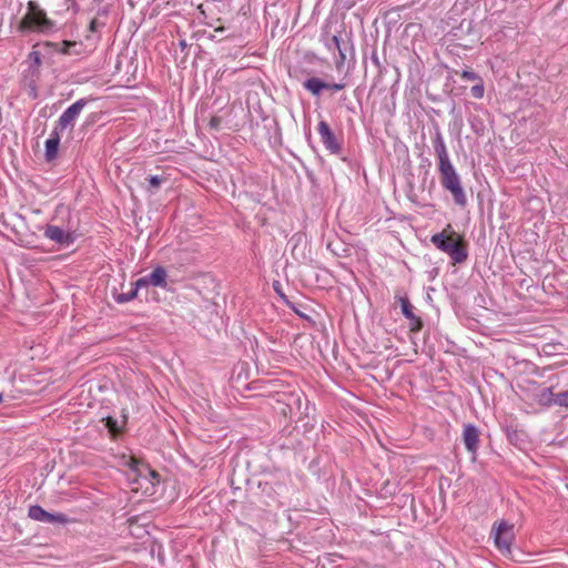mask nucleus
Segmentation results:
<instances>
[{
	"label": "nucleus",
	"instance_id": "obj_1",
	"mask_svg": "<svg viewBox=\"0 0 568 568\" xmlns=\"http://www.w3.org/2000/svg\"><path fill=\"white\" fill-rule=\"evenodd\" d=\"M18 29L20 32L49 33L54 30V22L47 17L37 2L29 1Z\"/></svg>",
	"mask_w": 568,
	"mask_h": 568
},
{
	"label": "nucleus",
	"instance_id": "obj_2",
	"mask_svg": "<svg viewBox=\"0 0 568 568\" xmlns=\"http://www.w3.org/2000/svg\"><path fill=\"white\" fill-rule=\"evenodd\" d=\"M430 242L439 251L446 253L454 264H460L468 257L467 250L460 237L446 235L445 232L436 233L430 237Z\"/></svg>",
	"mask_w": 568,
	"mask_h": 568
},
{
	"label": "nucleus",
	"instance_id": "obj_3",
	"mask_svg": "<svg viewBox=\"0 0 568 568\" xmlns=\"http://www.w3.org/2000/svg\"><path fill=\"white\" fill-rule=\"evenodd\" d=\"M438 171L440 173L442 186L450 192L455 204L462 207L466 206L467 196L463 189L460 176L456 172L453 163L439 165Z\"/></svg>",
	"mask_w": 568,
	"mask_h": 568
},
{
	"label": "nucleus",
	"instance_id": "obj_4",
	"mask_svg": "<svg viewBox=\"0 0 568 568\" xmlns=\"http://www.w3.org/2000/svg\"><path fill=\"white\" fill-rule=\"evenodd\" d=\"M491 535L496 547L503 554L510 552V546L514 540V525L501 520L494 524Z\"/></svg>",
	"mask_w": 568,
	"mask_h": 568
},
{
	"label": "nucleus",
	"instance_id": "obj_5",
	"mask_svg": "<svg viewBox=\"0 0 568 568\" xmlns=\"http://www.w3.org/2000/svg\"><path fill=\"white\" fill-rule=\"evenodd\" d=\"M87 104L85 99H80L75 101L73 104H71L67 110L63 111V113L59 116V120L57 122V129L58 131L62 132L67 129H72L74 126L75 120L82 112L83 108Z\"/></svg>",
	"mask_w": 568,
	"mask_h": 568
},
{
	"label": "nucleus",
	"instance_id": "obj_6",
	"mask_svg": "<svg viewBox=\"0 0 568 568\" xmlns=\"http://www.w3.org/2000/svg\"><path fill=\"white\" fill-rule=\"evenodd\" d=\"M317 132L322 143L332 154H338L342 151V144L338 142L334 132L325 121H321L318 123Z\"/></svg>",
	"mask_w": 568,
	"mask_h": 568
},
{
	"label": "nucleus",
	"instance_id": "obj_7",
	"mask_svg": "<svg viewBox=\"0 0 568 568\" xmlns=\"http://www.w3.org/2000/svg\"><path fill=\"white\" fill-rule=\"evenodd\" d=\"M303 87L305 90H307L308 92H311L313 95L315 97H318L323 90H327V89H331V90H334V91H341L343 90L346 84L345 83H326L324 81H322L321 79L318 78H310L307 80L304 81L303 83Z\"/></svg>",
	"mask_w": 568,
	"mask_h": 568
},
{
	"label": "nucleus",
	"instance_id": "obj_8",
	"mask_svg": "<svg viewBox=\"0 0 568 568\" xmlns=\"http://www.w3.org/2000/svg\"><path fill=\"white\" fill-rule=\"evenodd\" d=\"M463 442L468 453L475 457L479 447V429L473 424L464 425Z\"/></svg>",
	"mask_w": 568,
	"mask_h": 568
},
{
	"label": "nucleus",
	"instance_id": "obj_9",
	"mask_svg": "<svg viewBox=\"0 0 568 568\" xmlns=\"http://www.w3.org/2000/svg\"><path fill=\"white\" fill-rule=\"evenodd\" d=\"M29 517L37 521L42 523H67V517L63 514H50L45 511L42 507L34 505L29 508L28 513Z\"/></svg>",
	"mask_w": 568,
	"mask_h": 568
},
{
	"label": "nucleus",
	"instance_id": "obj_10",
	"mask_svg": "<svg viewBox=\"0 0 568 568\" xmlns=\"http://www.w3.org/2000/svg\"><path fill=\"white\" fill-rule=\"evenodd\" d=\"M128 466L130 469L136 475V477L146 478L152 485L159 483V474L148 466L140 463L136 458L130 457L128 460Z\"/></svg>",
	"mask_w": 568,
	"mask_h": 568
},
{
	"label": "nucleus",
	"instance_id": "obj_11",
	"mask_svg": "<svg viewBox=\"0 0 568 568\" xmlns=\"http://www.w3.org/2000/svg\"><path fill=\"white\" fill-rule=\"evenodd\" d=\"M432 142L435 154L438 159V166L452 163L445 144V140L439 129L435 130Z\"/></svg>",
	"mask_w": 568,
	"mask_h": 568
},
{
	"label": "nucleus",
	"instance_id": "obj_12",
	"mask_svg": "<svg viewBox=\"0 0 568 568\" xmlns=\"http://www.w3.org/2000/svg\"><path fill=\"white\" fill-rule=\"evenodd\" d=\"M44 236L61 245H69L74 241V237L70 232L64 231L57 225H48L44 230Z\"/></svg>",
	"mask_w": 568,
	"mask_h": 568
},
{
	"label": "nucleus",
	"instance_id": "obj_13",
	"mask_svg": "<svg viewBox=\"0 0 568 568\" xmlns=\"http://www.w3.org/2000/svg\"><path fill=\"white\" fill-rule=\"evenodd\" d=\"M399 304L403 315L409 321V327L412 332H418L422 329L423 322L413 313V306L408 298L403 296L399 298Z\"/></svg>",
	"mask_w": 568,
	"mask_h": 568
},
{
	"label": "nucleus",
	"instance_id": "obj_14",
	"mask_svg": "<svg viewBox=\"0 0 568 568\" xmlns=\"http://www.w3.org/2000/svg\"><path fill=\"white\" fill-rule=\"evenodd\" d=\"M60 139H61L60 138V131L54 129L51 132L50 138L45 141L44 156H45L47 161L50 162L53 159H55L57 153H58V149H59V144H60Z\"/></svg>",
	"mask_w": 568,
	"mask_h": 568
},
{
	"label": "nucleus",
	"instance_id": "obj_15",
	"mask_svg": "<svg viewBox=\"0 0 568 568\" xmlns=\"http://www.w3.org/2000/svg\"><path fill=\"white\" fill-rule=\"evenodd\" d=\"M151 286L168 290V272L163 266H156L150 273Z\"/></svg>",
	"mask_w": 568,
	"mask_h": 568
},
{
	"label": "nucleus",
	"instance_id": "obj_16",
	"mask_svg": "<svg viewBox=\"0 0 568 568\" xmlns=\"http://www.w3.org/2000/svg\"><path fill=\"white\" fill-rule=\"evenodd\" d=\"M555 397L556 395L552 393V389L550 387L540 389L536 396L535 399L539 405L550 407L555 405Z\"/></svg>",
	"mask_w": 568,
	"mask_h": 568
},
{
	"label": "nucleus",
	"instance_id": "obj_17",
	"mask_svg": "<svg viewBox=\"0 0 568 568\" xmlns=\"http://www.w3.org/2000/svg\"><path fill=\"white\" fill-rule=\"evenodd\" d=\"M470 92L475 99H481L485 93V87H484L483 80L478 81L477 84L473 85L470 89Z\"/></svg>",
	"mask_w": 568,
	"mask_h": 568
},
{
	"label": "nucleus",
	"instance_id": "obj_18",
	"mask_svg": "<svg viewBox=\"0 0 568 568\" xmlns=\"http://www.w3.org/2000/svg\"><path fill=\"white\" fill-rule=\"evenodd\" d=\"M138 295V291L136 288L134 287L133 290H131L130 292L128 293H122L120 294L118 297H116V301L119 303H126V302H130L132 301L133 298H135Z\"/></svg>",
	"mask_w": 568,
	"mask_h": 568
},
{
	"label": "nucleus",
	"instance_id": "obj_19",
	"mask_svg": "<svg viewBox=\"0 0 568 568\" xmlns=\"http://www.w3.org/2000/svg\"><path fill=\"white\" fill-rule=\"evenodd\" d=\"M555 405L564 406V407L568 406V390L560 392V393L556 394Z\"/></svg>",
	"mask_w": 568,
	"mask_h": 568
},
{
	"label": "nucleus",
	"instance_id": "obj_20",
	"mask_svg": "<svg viewBox=\"0 0 568 568\" xmlns=\"http://www.w3.org/2000/svg\"><path fill=\"white\" fill-rule=\"evenodd\" d=\"M133 285L136 288V291L143 287L151 286L150 274L138 278Z\"/></svg>",
	"mask_w": 568,
	"mask_h": 568
},
{
	"label": "nucleus",
	"instance_id": "obj_21",
	"mask_svg": "<svg viewBox=\"0 0 568 568\" xmlns=\"http://www.w3.org/2000/svg\"><path fill=\"white\" fill-rule=\"evenodd\" d=\"M133 285L136 288V291L143 287L151 286L150 274L138 278Z\"/></svg>",
	"mask_w": 568,
	"mask_h": 568
},
{
	"label": "nucleus",
	"instance_id": "obj_22",
	"mask_svg": "<svg viewBox=\"0 0 568 568\" xmlns=\"http://www.w3.org/2000/svg\"><path fill=\"white\" fill-rule=\"evenodd\" d=\"M29 61L31 62L32 67H39L42 62L41 60V53L39 51H31L28 55Z\"/></svg>",
	"mask_w": 568,
	"mask_h": 568
},
{
	"label": "nucleus",
	"instance_id": "obj_23",
	"mask_svg": "<svg viewBox=\"0 0 568 568\" xmlns=\"http://www.w3.org/2000/svg\"><path fill=\"white\" fill-rule=\"evenodd\" d=\"M105 426L108 427L109 432L113 435L118 434L120 432V427L118 426V423L115 419L108 417Z\"/></svg>",
	"mask_w": 568,
	"mask_h": 568
},
{
	"label": "nucleus",
	"instance_id": "obj_24",
	"mask_svg": "<svg viewBox=\"0 0 568 568\" xmlns=\"http://www.w3.org/2000/svg\"><path fill=\"white\" fill-rule=\"evenodd\" d=\"M460 75L465 80H470V81H480L481 80V78L471 70H464Z\"/></svg>",
	"mask_w": 568,
	"mask_h": 568
},
{
	"label": "nucleus",
	"instance_id": "obj_25",
	"mask_svg": "<svg viewBox=\"0 0 568 568\" xmlns=\"http://www.w3.org/2000/svg\"><path fill=\"white\" fill-rule=\"evenodd\" d=\"M341 40L337 36H333L331 40L326 42V47L328 50L339 49Z\"/></svg>",
	"mask_w": 568,
	"mask_h": 568
},
{
	"label": "nucleus",
	"instance_id": "obj_26",
	"mask_svg": "<svg viewBox=\"0 0 568 568\" xmlns=\"http://www.w3.org/2000/svg\"><path fill=\"white\" fill-rule=\"evenodd\" d=\"M149 183L153 189H158L160 184L162 183V179L158 175H151L149 178Z\"/></svg>",
	"mask_w": 568,
	"mask_h": 568
},
{
	"label": "nucleus",
	"instance_id": "obj_27",
	"mask_svg": "<svg viewBox=\"0 0 568 568\" xmlns=\"http://www.w3.org/2000/svg\"><path fill=\"white\" fill-rule=\"evenodd\" d=\"M220 125H221V118H219V116H213V118H211V120H210V126H211L212 129L217 130V129L220 128Z\"/></svg>",
	"mask_w": 568,
	"mask_h": 568
},
{
	"label": "nucleus",
	"instance_id": "obj_28",
	"mask_svg": "<svg viewBox=\"0 0 568 568\" xmlns=\"http://www.w3.org/2000/svg\"><path fill=\"white\" fill-rule=\"evenodd\" d=\"M74 45H75V42L64 41V42H63V49H62V51H63L64 53H70V52H71V51H70V48H71V47H74Z\"/></svg>",
	"mask_w": 568,
	"mask_h": 568
},
{
	"label": "nucleus",
	"instance_id": "obj_29",
	"mask_svg": "<svg viewBox=\"0 0 568 568\" xmlns=\"http://www.w3.org/2000/svg\"><path fill=\"white\" fill-rule=\"evenodd\" d=\"M336 50L338 51V53H339V58H341V61H339V62H337V65H338V64L344 63V61H345V59H346V54H345V52H344V50L342 49V47H341V45H339V49H336Z\"/></svg>",
	"mask_w": 568,
	"mask_h": 568
},
{
	"label": "nucleus",
	"instance_id": "obj_30",
	"mask_svg": "<svg viewBox=\"0 0 568 568\" xmlns=\"http://www.w3.org/2000/svg\"><path fill=\"white\" fill-rule=\"evenodd\" d=\"M2 400V395L0 394V402Z\"/></svg>",
	"mask_w": 568,
	"mask_h": 568
}]
</instances>
